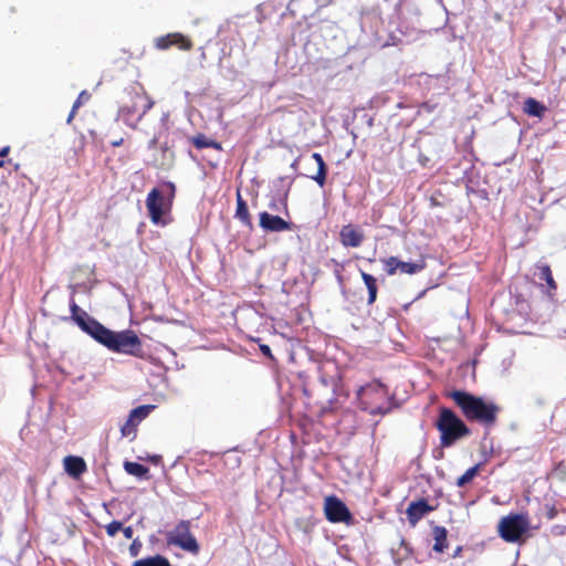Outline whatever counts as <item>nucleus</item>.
Instances as JSON below:
<instances>
[{
    "label": "nucleus",
    "instance_id": "1",
    "mask_svg": "<svg viewBox=\"0 0 566 566\" xmlns=\"http://www.w3.org/2000/svg\"><path fill=\"white\" fill-rule=\"evenodd\" d=\"M72 318L76 325L108 350L135 357H143L142 340L132 329L114 332L81 310L75 301L70 302Z\"/></svg>",
    "mask_w": 566,
    "mask_h": 566
},
{
    "label": "nucleus",
    "instance_id": "2",
    "mask_svg": "<svg viewBox=\"0 0 566 566\" xmlns=\"http://www.w3.org/2000/svg\"><path fill=\"white\" fill-rule=\"evenodd\" d=\"M451 397L468 419L483 423L495 421L497 407L494 403L485 402L482 398L465 391H453Z\"/></svg>",
    "mask_w": 566,
    "mask_h": 566
},
{
    "label": "nucleus",
    "instance_id": "3",
    "mask_svg": "<svg viewBox=\"0 0 566 566\" xmlns=\"http://www.w3.org/2000/svg\"><path fill=\"white\" fill-rule=\"evenodd\" d=\"M126 101L119 108V117L123 118L128 125L130 119L136 118L140 120L142 117L154 106V101L146 93L144 86L139 83H134L126 88Z\"/></svg>",
    "mask_w": 566,
    "mask_h": 566
},
{
    "label": "nucleus",
    "instance_id": "4",
    "mask_svg": "<svg viewBox=\"0 0 566 566\" xmlns=\"http://www.w3.org/2000/svg\"><path fill=\"white\" fill-rule=\"evenodd\" d=\"M175 197V185L164 182L159 188L151 189L146 198V207L154 224H165L163 217L169 211Z\"/></svg>",
    "mask_w": 566,
    "mask_h": 566
},
{
    "label": "nucleus",
    "instance_id": "5",
    "mask_svg": "<svg viewBox=\"0 0 566 566\" xmlns=\"http://www.w3.org/2000/svg\"><path fill=\"white\" fill-rule=\"evenodd\" d=\"M436 424L441 433L440 443L443 448L451 447L458 439L470 432L465 423L448 408L440 410Z\"/></svg>",
    "mask_w": 566,
    "mask_h": 566
},
{
    "label": "nucleus",
    "instance_id": "6",
    "mask_svg": "<svg viewBox=\"0 0 566 566\" xmlns=\"http://www.w3.org/2000/svg\"><path fill=\"white\" fill-rule=\"evenodd\" d=\"M167 543L191 554H198L200 546L190 532V522L180 521L174 530L167 533Z\"/></svg>",
    "mask_w": 566,
    "mask_h": 566
},
{
    "label": "nucleus",
    "instance_id": "7",
    "mask_svg": "<svg viewBox=\"0 0 566 566\" xmlns=\"http://www.w3.org/2000/svg\"><path fill=\"white\" fill-rule=\"evenodd\" d=\"M530 527L528 518L523 514H513L503 517L499 523L501 537L510 543L517 542Z\"/></svg>",
    "mask_w": 566,
    "mask_h": 566
},
{
    "label": "nucleus",
    "instance_id": "8",
    "mask_svg": "<svg viewBox=\"0 0 566 566\" xmlns=\"http://www.w3.org/2000/svg\"><path fill=\"white\" fill-rule=\"evenodd\" d=\"M154 408L155 406L153 405H143L130 410L127 420L120 427L122 436L134 440L138 424L149 416Z\"/></svg>",
    "mask_w": 566,
    "mask_h": 566
},
{
    "label": "nucleus",
    "instance_id": "9",
    "mask_svg": "<svg viewBox=\"0 0 566 566\" xmlns=\"http://www.w3.org/2000/svg\"><path fill=\"white\" fill-rule=\"evenodd\" d=\"M326 518L332 523H348L352 514L344 502L332 495L325 499L324 506Z\"/></svg>",
    "mask_w": 566,
    "mask_h": 566
},
{
    "label": "nucleus",
    "instance_id": "10",
    "mask_svg": "<svg viewBox=\"0 0 566 566\" xmlns=\"http://www.w3.org/2000/svg\"><path fill=\"white\" fill-rule=\"evenodd\" d=\"M155 46L158 50H168L171 46H176L181 51H190L193 48V43L190 38L182 33L174 32L157 38L155 40Z\"/></svg>",
    "mask_w": 566,
    "mask_h": 566
},
{
    "label": "nucleus",
    "instance_id": "11",
    "mask_svg": "<svg viewBox=\"0 0 566 566\" xmlns=\"http://www.w3.org/2000/svg\"><path fill=\"white\" fill-rule=\"evenodd\" d=\"M260 227L265 232H283L291 230L292 224L279 216L263 211L260 213Z\"/></svg>",
    "mask_w": 566,
    "mask_h": 566
},
{
    "label": "nucleus",
    "instance_id": "12",
    "mask_svg": "<svg viewBox=\"0 0 566 566\" xmlns=\"http://www.w3.org/2000/svg\"><path fill=\"white\" fill-rule=\"evenodd\" d=\"M364 239V232L353 224L343 226L340 229L339 240L346 248H358Z\"/></svg>",
    "mask_w": 566,
    "mask_h": 566
},
{
    "label": "nucleus",
    "instance_id": "13",
    "mask_svg": "<svg viewBox=\"0 0 566 566\" xmlns=\"http://www.w3.org/2000/svg\"><path fill=\"white\" fill-rule=\"evenodd\" d=\"M384 397L386 395L385 387L380 382H371L365 386L359 387L357 390V398L359 400V406L364 409H368V398L371 396Z\"/></svg>",
    "mask_w": 566,
    "mask_h": 566
},
{
    "label": "nucleus",
    "instance_id": "14",
    "mask_svg": "<svg viewBox=\"0 0 566 566\" xmlns=\"http://www.w3.org/2000/svg\"><path fill=\"white\" fill-rule=\"evenodd\" d=\"M432 507L423 499L411 502L406 511L407 518L411 525H416Z\"/></svg>",
    "mask_w": 566,
    "mask_h": 566
},
{
    "label": "nucleus",
    "instance_id": "15",
    "mask_svg": "<svg viewBox=\"0 0 566 566\" xmlns=\"http://www.w3.org/2000/svg\"><path fill=\"white\" fill-rule=\"evenodd\" d=\"M64 469L71 476L78 478L86 470V464L82 458L69 455L64 459Z\"/></svg>",
    "mask_w": 566,
    "mask_h": 566
},
{
    "label": "nucleus",
    "instance_id": "16",
    "mask_svg": "<svg viewBox=\"0 0 566 566\" xmlns=\"http://www.w3.org/2000/svg\"><path fill=\"white\" fill-rule=\"evenodd\" d=\"M523 111L530 116L542 118L545 115L547 108L544 104L539 103L535 98L528 97L524 102Z\"/></svg>",
    "mask_w": 566,
    "mask_h": 566
},
{
    "label": "nucleus",
    "instance_id": "17",
    "mask_svg": "<svg viewBox=\"0 0 566 566\" xmlns=\"http://www.w3.org/2000/svg\"><path fill=\"white\" fill-rule=\"evenodd\" d=\"M234 217L240 220L244 226L251 227V218L247 202L241 197L240 191L237 192V210Z\"/></svg>",
    "mask_w": 566,
    "mask_h": 566
},
{
    "label": "nucleus",
    "instance_id": "18",
    "mask_svg": "<svg viewBox=\"0 0 566 566\" xmlns=\"http://www.w3.org/2000/svg\"><path fill=\"white\" fill-rule=\"evenodd\" d=\"M133 566H172L168 558L163 555H154L145 558L137 559L133 563Z\"/></svg>",
    "mask_w": 566,
    "mask_h": 566
},
{
    "label": "nucleus",
    "instance_id": "19",
    "mask_svg": "<svg viewBox=\"0 0 566 566\" xmlns=\"http://www.w3.org/2000/svg\"><path fill=\"white\" fill-rule=\"evenodd\" d=\"M426 268V261L420 258L413 262L400 261L399 271L406 274H416L421 272Z\"/></svg>",
    "mask_w": 566,
    "mask_h": 566
},
{
    "label": "nucleus",
    "instance_id": "20",
    "mask_svg": "<svg viewBox=\"0 0 566 566\" xmlns=\"http://www.w3.org/2000/svg\"><path fill=\"white\" fill-rule=\"evenodd\" d=\"M434 545L433 551L442 553L447 547V530L442 526L433 528Z\"/></svg>",
    "mask_w": 566,
    "mask_h": 566
},
{
    "label": "nucleus",
    "instance_id": "21",
    "mask_svg": "<svg viewBox=\"0 0 566 566\" xmlns=\"http://www.w3.org/2000/svg\"><path fill=\"white\" fill-rule=\"evenodd\" d=\"M361 277L368 290V304H373L377 297V281L371 274L366 272H361Z\"/></svg>",
    "mask_w": 566,
    "mask_h": 566
},
{
    "label": "nucleus",
    "instance_id": "22",
    "mask_svg": "<svg viewBox=\"0 0 566 566\" xmlns=\"http://www.w3.org/2000/svg\"><path fill=\"white\" fill-rule=\"evenodd\" d=\"M124 469L128 474L137 476V478H145L149 472L147 467H145L140 463L130 462V461H126L124 463Z\"/></svg>",
    "mask_w": 566,
    "mask_h": 566
},
{
    "label": "nucleus",
    "instance_id": "23",
    "mask_svg": "<svg viewBox=\"0 0 566 566\" xmlns=\"http://www.w3.org/2000/svg\"><path fill=\"white\" fill-rule=\"evenodd\" d=\"M77 130L82 142H87L88 139L95 140L96 138H98L96 129L87 123L83 122L77 127Z\"/></svg>",
    "mask_w": 566,
    "mask_h": 566
},
{
    "label": "nucleus",
    "instance_id": "24",
    "mask_svg": "<svg viewBox=\"0 0 566 566\" xmlns=\"http://www.w3.org/2000/svg\"><path fill=\"white\" fill-rule=\"evenodd\" d=\"M481 465L482 463H478L474 467L468 469L460 478H458L457 485L459 488H463L464 485L470 483L480 471Z\"/></svg>",
    "mask_w": 566,
    "mask_h": 566
},
{
    "label": "nucleus",
    "instance_id": "25",
    "mask_svg": "<svg viewBox=\"0 0 566 566\" xmlns=\"http://www.w3.org/2000/svg\"><path fill=\"white\" fill-rule=\"evenodd\" d=\"M91 99V94L87 91H82L77 98L75 99L72 109L67 116V123H71L77 108H80L82 105L86 104Z\"/></svg>",
    "mask_w": 566,
    "mask_h": 566
},
{
    "label": "nucleus",
    "instance_id": "26",
    "mask_svg": "<svg viewBox=\"0 0 566 566\" xmlns=\"http://www.w3.org/2000/svg\"><path fill=\"white\" fill-rule=\"evenodd\" d=\"M539 279L544 280L551 289H556L552 271L548 265H544L539 270Z\"/></svg>",
    "mask_w": 566,
    "mask_h": 566
},
{
    "label": "nucleus",
    "instance_id": "27",
    "mask_svg": "<svg viewBox=\"0 0 566 566\" xmlns=\"http://www.w3.org/2000/svg\"><path fill=\"white\" fill-rule=\"evenodd\" d=\"M399 265H400V260H398L395 256H390L387 260H385L386 272L389 275H392L397 271H399Z\"/></svg>",
    "mask_w": 566,
    "mask_h": 566
},
{
    "label": "nucleus",
    "instance_id": "28",
    "mask_svg": "<svg viewBox=\"0 0 566 566\" xmlns=\"http://www.w3.org/2000/svg\"><path fill=\"white\" fill-rule=\"evenodd\" d=\"M123 528L122 522L113 521L109 524L106 525L105 530L107 535L115 536L118 531Z\"/></svg>",
    "mask_w": 566,
    "mask_h": 566
},
{
    "label": "nucleus",
    "instance_id": "29",
    "mask_svg": "<svg viewBox=\"0 0 566 566\" xmlns=\"http://www.w3.org/2000/svg\"><path fill=\"white\" fill-rule=\"evenodd\" d=\"M193 145H195L197 151L212 149V150L219 153L220 150H222V147H221L222 144H203V143H200V144H193Z\"/></svg>",
    "mask_w": 566,
    "mask_h": 566
},
{
    "label": "nucleus",
    "instance_id": "30",
    "mask_svg": "<svg viewBox=\"0 0 566 566\" xmlns=\"http://www.w3.org/2000/svg\"><path fill=\"white\" fill-rule=\"evenodd\" d=\"M142 547H143V543L140 542V539L139 538H135L132 542L130 546H129V555L132 557L138 556L139 553H140Z\"/></svg>",
    "mask_w": 566,
    "mask_h": 566
},
{
    "label": "nucleus",
    "instance_id": "31",
    "mask_svg": "<svg viewBox=\"0 0 566 566\" xmlns=\"http://www.w3.org/2000/svg\"><path fill=\"white\" fill-rule=\"evenodd\" d=\"M313 179L322 187L325 184L326 179V166L322 165V167L318 168L317 174L313 176Z\"/></svg>",
    "mask_w": 566,
    "mask_h": 566
},
{
    "label": "nucleus",
    "instance_id": "32",
    "mask_svg": "<svg viewBox=\"0 0 566 566\" xmlns=\"http://www.w3.org/2000/svg\"><path fill=\"white\" fill-rule=\"evenodd\" d=\"M122 531H123L124 536L127 539H130L133 537V535H134V531H133L132 526L123 527Z\"/></svg>",
    "mask_w": 566,
    "mask_h": 566
},
{
    "label": "nucleus",
    "instance_id": "33",
    "mask_svg": "<svg viewBox=\"0 0 566 566\" xmlns=\"http://www.w3.org/2000/svg\"><path fill=\"white\" fill-rule=\"evenodd\" d=\"M260 350L261 353L266 356V357H272V352H271V348L270 346L268 345H260Z\"/></svg>",
    "mask_w": 566,
    "mask_h": 566
},
{
    "label": "nucleus",
    "instance_id": "34",
    "mask_svg": "<svg viewBox=\"0 0 566 566\" xmlns=\"http://www.w3.org/2000/svg\"><path fill=\"white\" fill-rule=\"evenodd\" d=\"M312 157L316 160L318 168L322 167V165H325V163L319 154L315 153V154H313Z\"/></svg>",
    "mask_w": 566,
    "mask_h": 566
},
{
    "label": "nucleus",
    "instance_id": "35",
    "mask_svg": "<svg viewBox=\"0 0 566 566\" xmlns=\"http://www.w3.org/2000/svg\"><path fill=\"white\" fill-rule=\"evenodd\" d=\"M386 412H387V410L382 409L380 407H377V408L370 410L371 415L386 413Z\"/></svg>",
    "mask_w": 566,
    "mask_h": 566
},
{
    "label": "nucleus",
    "instance_id": "36",
    "mask_svg": "<svg viewBox=\"0 0 566 566\" xmlns=\"http://www.w3.org/2000/svg\"><path fill=\"white\" fill-rule=\"evenodd\" d=\"M10 151V147L9 146H6L3 147L1 150H0V158L1 157H6Z\"/></svg>",
    "mask_w": 566,
    "mask_h": 566
},
{
    "label": "nucleus",
    "instance_id": "37",
    "mask_svg": "<svg viewBox=\"0 0 566 566\" xmlns=\"http://www.w3.org/2000/svg\"><path fill=\"white\" fill-rule=\"evenodd\" d=\"M192 142L199 143V142H206L202 135L196 136Z\"/></svg>",
    "mask_w": 566,
    "mask_h": 566
},
{
    "label": "nucleus",
    "instance_id": "38",
    "mask_svg": "<svg viewBox=\"0 0 566 566\" xmlns=\"http://www.w3.org/2000/svg\"><path fill=\"white\" fill-rule=\"evenodd\" d=\"M190 156H192L193 158H196L198 155H193L192 151H190Z\"/></svg>",
    "mask_w": 566,
    "mask_h": 566
},
{
    "label": "nucleus",
    "instance_id": "39",
    "mask_svg": "<svg viewBox=\"0 0 566 566\" xmlns=\"http://www.w3.org/2000/svg\"><path fill=\"white\" fill-rule=\"evenodd\" d=\"M2 166H3V160H0V167H2Z\"/></svg>",
    "mask_w": 566,
    "mask_h": 566
}]
</instances>
